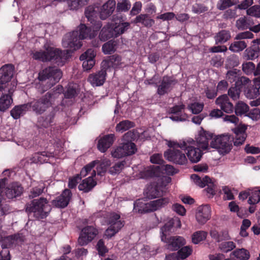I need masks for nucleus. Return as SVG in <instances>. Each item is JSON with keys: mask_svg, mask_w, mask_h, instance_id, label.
<instances>
[{"mask_svg": "<svg viewBox=\"0 0 260 260\" xmlns=\"http://www.w3.org/2000/svg\"><path fill=\"white\" fill-rule=\"evenodd\" d=\"M101 22H96L92 28L81 24L71 32L67 34L62 40V46L67 50L64 52L54 47L48 43L44 45L45 51H36L32 53V57L43 61L53 60L59 66L64 64L70 56V52L79 49L82 45L81 40L91 39L97 35L99 29L101 27Z\"/></svg>", "mask_w": 260, "mask_h": 260, "instance_id": "1", "label": "nucleus"}, {"mask_svg": "<svg viewBox=\"0 0 260 260\" xmlns=\"http://www.w3.org/2000/svg\"><path fill=\"white\" fill-rule=\"evenodd\" d=\"M166 144L169 147H179L182 150H186V154L189 160L192 163L199 162L203 155L202 150L199 147H194L192 145L194 141L189 138L186 140L180 141H171L165 140Z\"/></svg>", "mask_w": 260, "mask_h": 260, "instance_id": "2", "label": "nucleus"}, {"mask_svg": "<svg viewBox=\"0 0 260 260\" xmlns=\"http://www.w3.org/2000/svg\"><path fill=\"white\" fill-rule=\"evenodd\" d=\"M137 137L134 132L129 131L123 136L121 145L114 149L112 152V156L115 158H121L132 155L137 151L136 145L132 142Z\"/></svg>", "mask_w": 260, "mask_h": 260, "instance_id": "3", "label": "nucleus"}, {"mask_svg": "<svg viewBox=\"0 0 260 260\" xmlns=\"http://www.w3.org/2000/svg\"><path fill=\"white\" fill-rule=\"evenodd\" d=\"M233 137L229 134L214 135L210 141V146L215 149L222 155L229 153L233 148Z\"/></svg>", "mask_w": 260, "mask_h": 260, "instance_id": "4", "label": "nucleus"}, {"mask_svg": "<svg viewBox=\"0 0 260 260\" xmlns=\"http://www.w3.org/2000/svg\"><path fill=\"white\" fill-rule=\"evenodd\" d=\"M171 233V226L164 225L160 229V237L161 241L167 243V248L170 250H177L181 246L186 243V241L182 237H169Z\"/></svg>", "mask_w": 260, "mask_h": 260, "instance_id": "5", "label": "nucleus"}, {"mask_svg": "<svg viewBox=\"0 0 260 260\" xmlns=\"http://www.w3.org/2000/svg\"><path fill=\"white\" fill-rule=\"evenodd\" d=\"M62 91V87L58 85L55 91L47 93L40 101L36 102L32 105L33 111L38 114L42 113L52 105Z\"/></svg>", "mask_w": 260, "mask_h": 260, "instance_id": "6", "label": "nucleus"}, {"mask_svg": "<svg viewBox=\"0 0 260 260\" xmlns=\"http://www.w3.org/2000/svg\"><path fill=\"white\" fill-rule=\"evenodd\" d=\"M141 169L140 173L137 175V179L148 178L159 174L160 171L162 174H166L168 175H173L177 173L176 169L171 165H167L165 166H157L155 168L152 166L147 167L146 168H142V166H140Z\"/></svg>", "mask_w": 260, "mask_h": 260, "instance_id": "7", "label": "nucleus"}, {"mask_svg": "<svg viewBox=\"0 0 260 260\" xmlns=\"http://www.w3.org/2000/svg\"><path fill=\"white\" fill-rule=\"evenodd\" d=\"M50 210L51 207L44 198L33 200L26 208L27 212L34 213V216L38 219L46 217Z\"/></svg>", "mask_w": 260, "mask_h": 260, "instance_id": "8", "label": "nucleus"}, {"mask_svg": "<svg viewBox=\"0 0 260 260\" xmlns=\"http://www.w3.org/2000/svg\"><path fill=\"white\" fill-rule=\"evenodd\" d=\"M106 222L109 226L105 232L104 237L107 239L114 236L124 225V222L121 218L120 215L114 212L107 215Z\"/></svg>", "mask_w": 260, "mask_h": 260, "instance_id": "9", "label": "nucleus"}, {"mask_svg": "<svg viewBox=\"0 0 260 260\" xmlns=\"http://www.w3.org/2000/svg\"><path fill=\"white\" fill-rule=\"evenodd\" d=\"M110 165V160L106 158L92 161L82 169L80 175L82 177H85L94 170L98 175L102 176L106 172L108 167Z\"/></svg>", "mask_w": 260, "mask_h": 260, "instance_id": "10", "label": "nucleus"}, {"mask_svg": "<svg viewBox=\"0 0 260 260\" xmlns=\"http://www.w3.org/2000/svg\"><path fill=\"white\" fill-rule=\"evenodd\" d=\"M62 77L61 71L55 67L46 68L39 73V79L41 81L48 80L47 83H49L47 88L58 82Z\"/></svg>", "mask_w": 260, "mask_h": 260, "instance_id": "11", "label": "nucleus"}, {"mask_svg": "<svg viewBox=\"0 0 260 260\" xmlns=\"http://www.w3.org/2000/svg\"><path fill=\"white\" fill-rule=\"evenodd\" d=\"M158 181L156 185H150L147 188L146 192L148 197L154 199L160 196L165 191L166 186L171 182V178L170 177L164 176Z\"/></svg>", "mask_w": 260, "mask_h": 260, "instance_id": "12", "label": "nucleus"}, {"mask_svg": "<svg viewBox=\"0 0 260 260\" xmlns=\"http://www.w3.org/2000/svg\"><path fill=\"white\" fill-rule=\"evenodd\" d=\"M170 148L164 153L166 159L179 165H184L187 162L186 156L180 150L177 149L178 147Z\"/></svg>", "mask_w": 260, "mask_h": 260, "instance_id": "13", "label": "nucleus"}, {"mask_svg": "<svg viewBox=\"0 0 260 260\" xmlns=\"http://www.w3.org/2000/svg\"><path fill=\"white\" fill-rule=\"evenodd\" d=\"M98 234V230L93 226H87L82 229L78 240L81 246L86 245Z\"/></svg>", "mask_w": 260, "mask_h": 260, "instance_id": "14", "label": "nucleus"}, {"mask_svg": "<svg viewBox=\"0 0 260 260\" xmlns=\"http://www.w3.org/2000/svg\"><path fill=\"white\" fill-rule=\"evenodd\" d=\"M214 136L213 133L206 131L201 127L195 138V141L198 146L202 150H208L211 148L209 144V140L212 141Z\"/></svg>", "mask_w": 260, "mask_h": 260, "instance_id": "15", "label": "nucleus"}, {"mask_svg": "<svg viewBox=\"0 0 260 260\" xmlns=\"http://www.w3.org/2000/svg\"><path fill=\"white\" fill-rule=\"evenodd\" d=\"M211 216V208L208 204L201 205L196 210V220L200 225L205 224L210 219Z\"/></svg>", "mask_w": 260, "mask_h": 260, "instance_id": "16", "label": "nucleus"}, {"mask_svg": "<svg viewBox=\"0 0 260 260\" xmlns=\"http://www.w3.org/2000/svg\"><path fill=\"white\" fill-rule=\"evenodd\" d=\"M250 83V80L247 77H241L237 80L235 84V87H231L228 91L229 96L233 100H236L239 99L241 89L243 87Z\"/></svg>", "mask_w": 260, "mask_h": 260, "instance_id": "17", "label": "nucleus"}, {"mask_svg": "<svg viewBox=\"0 0 260 260\" xmlns=\"http://www.w3.org/2000/svg\"><path fill=\"white\" fill-rule=\"evenodd\" d=\"M185 105L179 104L170 108L169 113L171 115L170 118L174 121H184L188 119V115L184 112Z\"/></svg>", "mask_w": 260, "mask_h": 260, "instance_id": "18", "label": "nucleus"}, {"mask_svg": "<svg viewBox=\"0 0 260 260\" xmlns=\"http://www.w3.org/2000/svg\"><path fill=\"white\" fill-rule=\"evenodd\" d=\"M95 51L93 49H89L80 56V59L83 61L82 67L84 70L88 71L92 68L95 64Z\"/></svg>", "mask_w": 260, "mask_h": 260, "instance_id": "19", "label": "nucleus"}, {"mask_svg": "<svg viewBox=\"0 0 260 260\" xmlns=\"http://www.w3.org/2000/svg\"><path fill=\"white\" fill-rule=\"evenodd\" d=\"M246 129L247 126L244 124H240L232 129L235 135V139H233V141L235 146H239L243 144L247 137Z\"/></svg>", "mask_w": 260, "mask_h": 260, "instance_id": "20", "label": "nucleus"}, {"mask_svg": "<svg viewBox=\"0 0 260 260\" xmlns=\"http://www.w3.org/2000/svg\"><path fill=\"white\" fill-rule=\"evenodd\" d=\"M215 103L222 111L226 113H231L233 111V105L230 102L229 99L226 94L218 97L215 101Z\"/></svg>", "mask_w": 260, "mask_h": 260, "instance_id": "21", "label": "nucleus"}, {"mask_svg": "<svg viewBox=\"0 0 260 260\" xmlns=\"http://www.w3.org/2000/svg\"><path fill=\"white\" fill-rule=\"evenodd\" d=\"M71 198V191L69 189H65L60 196L52 201V204L56 207L64 208L68 205Z\"/></svg>", "mask_w": 260, "mask_h": 260, "instance_id": "22", "label": "nucleus"}, {"mask_svg": "<svg viewBox=\"0 0 260 260\" xmlns=\"http://www.w3.org/2000/svg\"><path fill=\"white\" fill-rule=\"evenodd\" d=\"M91 174V176L88 177L84 179L82 182L79 185L78 188L80 190L84 192H88L91 190L96 184V181L93 177L96 176V172L93 170Z\"/></svg>", "mask_w": 260, "mask_h": 260, "instance_id": "23", "label": "nucleus"}, {"mask_svg": "<svg viewBox=\"0 0 260 260\" xmlns=\"http://www.w3.org/2000/svg\"><path fill=\"white\" fill-rule=\"evenodd\" d=\"M62 148L57 147V149H55L53 152H46L35 153V156L37 157V161L39 163L48 162V157H59L62 154Z\"/></svg>", "mask_w": 260, "mask_h": 260, "instance_id": "24", "label": "nucleus"}, {"mask_svg": "<svg viewBox=\"0 0 260 260\" xmlns=\"http://www.w3.org/2000/svg\"><path fill=\"white\" fill-rule=\"evenodd\" d=\"M106 76V70L103 69L96 74L90 75L88 81L93 86H99L102 85L105 82Z\"/></svg>", "mask_w": 260, "mask_h": 260, "instance_id": "25", "label": "nucleus"}, {"mask_svg": "<svg viewBox=\"0 0 260 260\" xmlns=\"http://www.w3.org/2000/svg\"><path fill=\"white\" fill-rule=\"evenodd\" d=\"M114 135L110 134L101 138L98 141V148L101 152H105L112 145Z\"/></svg>", "mask_w": 260, "mask_h": 260, "instance_id": "26", "label": "nucleus"}, {"mask_svg": "<svg viewBox=\"0 0 260 260\" xmlns=\"http://www.w3.org/2000/svg\"><path fill=\"white\" fill-rule=\"evenodd\" d=\"M170 202L168 198H164L158 200L147 203L146 210L148 212L154 211L166 206Z\"/></svg>", "mask_w": 260, "mask_h": 260, "instance_id": "27", "label": "nucleus"}, {"mask_svg": "<svg viewBox=\"0 0 260 260\" xmlns=\"http://www.w3.org/2000/svg\"><path fill=\"white\" fill-rule=\"evenodd\" d=\"M13 67L11 64H6L0 69V83H7L13 75Z\"/></svg>", "mask_w": 260, "mask_h": 260, "instance_id": "28", "label": "nucleus"}, {"mask_svg": "<svg viewBox=\"0 0 260 260\" xmlns=\"http://www.w3.org/2000/svg\"><path fill=\"white\" fill-rule=\"evenodd\" d=\"M115 7V2L113 0H109L105 3L101 9L100 17L102 19H105L114 11Z\"/></svg>", "mask_w": 260, "mask_h": 260, "instance_id": "29", "label": "nucleus"}, {"mask_svg": "<svg viewBox=\"0 0 260 260\" xmlns=\"http://www.w3.org/2000/svg\"><path fill=\"white\" fill-rule=\"evenodd\" d=\"M22 192V188L17 183H14L7 188L5 192L6 196L12 199L20 196Z\"/></svg>", "mask_w": 260, "mask_h": 260, "instance_id": "30", "label": "nucleus"}, {"mask_svg": "<svg viewBox=\"0 0 260 260\" xmlns=\"http://www.w3.org/2000/svg\"><path fill=\"white\" fill-rule=\"evenodd\" d=\"M31 108L29 104L15 106L11 111V115L15 119L23 115Z\"/></svg>", "mask_w": 260, "mask_h": 260, "instance_id": "31", "label": "nucleus"}, {"mask_svg": "<svg viewBox=\"0 0 260 260\" xmlns=\"http://www.w3.org/2000/svg\"><path fill=\"white\" fill-rule=\"evenodd\" d=\"M121 59L118 56H110L108 59L102 61L101 63L102 67L106 70L111 67L113 68H117L120 63Z\"/></svg>", "mask_w": 260, "mask_h": 260, "instance_id": "32", "label": "nucleus"}, {"mask_svg": "<svg viewBox=\"0 0 260 260\" xmlns=\"http://www.w3.org/2000/svg\"><path fill=\"white\" fill-rule=\"evenodd\" d=\"M173 81L169 77H164L162 82L159 85L157 92L160 95H164L170 90L172 85L174 84Z\"/></svg>", "mask_w": 260, "mask_h": 260, "instance_id": "33", "label": "nucleus"}, {"mask_svg": "<svg viewBox=\"0 0 260 260\" xmlns=\"http://www.w3.org/2000/svg\"><path fill=\"white\" fill-rule=\"evenodd\" d=\"M249 84V83H248ZM247 84L246 88L244 90V94L245 96L249 99H254L256 98L260 94L259 89L260 88L256 84H253L249 87Z\"/></svg>", "mask_w": 260, "mask_h": 260, "instance_id": "34", "label": "nucleus"}, {"mask_svg": "<svg viewBox=\"0 0 260 260\" xmlns=\"http://www.w3.org/2000/svg\"><path fill=\"white\" fill-rule=\"evenodd\" d=\"M32 190L29 194L30 198H35L42 193L44 188L45 184L42 181H33L31 183Z\"/></svg>", "mask_w": 260, "mask_h": 260, "instance_id": "35", "label": "nucleus"}, {"mask_svg": "<svg viewBox=\"0 0 260 260\" xmlns=\"http://www.w3.org/2000/svg\"><path fill=\"white\" fill-rule=\"evenodd\" d=\"M249 108L247 104L242 101H239L235 108V113L238 116L247 115Z\"/></svg>", "mask_w": 260, "mask_h": 260, "instance_id": "36", "label": "nucleus"}, {"mask_svg": "<svg viewBox=\"0 0 260 260\" xmlns=\"http://www.w3.org/2000/svg\"><path fill=\"white\" fill-rule=\"evenodd\" d=\"M13 103V100L10 95L6 94L0 98V111H5L9 109Z\"/></svg>", "mask_w": 260, "mask_h": 260, "instance_id": "37", "label": "nucleus"}, {"mask_svg": "<svg viewBox=\"0 0 260 260\" xmlns=\"http://www.w3.org/2000/svg\"><path fill=\"white\" fill-rule=\"evenodd\" d=\"M119 22H115V25H113L112 32H114V36L116 37L117 35L122 34L126 29H127L129 23L126 22L120 23V20H118Z\"/></svg>", "mask_w": 260, "mask_h": 260, "instance_id": "38", "label": "nucleus"}, {"mask_svg": "<svg viewBox=\"0 0 260 260\" xmlns=\"http://www.w3.org/2000/svg\"><path fill=\"white\" fill-rule=\"evenodd\" d=\"M99 11L98 7L90 6L86 9L85 14L87 19L92 23L94 21V18L97 16Z\"/></svg>", "mask_w": 260, "mask_h": 260, "instance_id": "39", "label": "nucleus"}, {"mask_svg": "<svg viewBox=\"0 0 260 260\" xmlns=\"http://www.w3.org/2000/svg\"><path fill=\"white\" fill-rule=\"evenodd\" d=\"M190 179L196 185L201 188L204 187L206 185L207 183L210 182V178L207 176L201 179L197 175L192 174L190 176Z\"/></svg>", "mask_w": 260, "mask_h": 260, "instance_id": "40", "label": "nucleus"}, {"mask_svg": "<svg viewBox=\"0 0 260 260\" xmlns=\"http://www.w3.org/2000/svg\"><path fill=\"white\" fill-rule=\"evenodd\" d=\"M231 255L240 260H248L250 257L249 251L244 248L236 249Z\"/></svg>", "mask_w": 260, "mask_h": 260, "instance_id": "41", "label": "nucleus"}, {"mask_svg": "<svg viewBox=\"0 0 260 260\" xmlns=\"http://www.w3.org/2000/svg\"><path fill=\"white\" fill-rule=\"evenodd\" d=\"M204 105L203 103H200L196 101H192L188 104L187 108L192 114L200 113L203 109Z\"/></svg>", "mask_w": 260, "mask_h": 260, "instance_id": "42", "label": "nucleus"}, {"mask_svg": "<svg viewBox=\"0 0 260 260\" xmlns=\"http://www.w3.org/2000/svg\"><path fill=\"white\" fill-rule=\"evenodd\" d=\"M260 201V190L257 188L250 189L248 203L251 205H254Z\"/></svg>", "mask_w": 260, "mask_h": 260, "instance_id": "43", "label": "nucleus"}, {"mask_svg": "<svg viewBox=\"0 0 260 260\" xmlns=\"http://www.w3.org/2000/svg\"><path fill=\"white\" fill-rule=\"evenodd\" d=\"M207 234V233L204 231L195 232L191 236L192 242L194 244L200 243L206 239Z\"/></svg>", "mask_w": 260, "mask_h": 260, "instance_id": "44", "label": "nucleus"}, {"mask_svg": "<svg viewBox=\"0 0 260 260\" xmlns=\"http://www.w3.org/2000/svg\"><path fill=\"white\" fill-rule=\"evenodd\" d=\"M112 29L113 27H111V25H110V26L108 25L106 27H104L101 30L99 35L100 40L101 41H105L108 39L114 37V32H112Z\"/></svg>", "mask_w": 260, "mask_h": 260, "instance_id": "45", "label": "nucleus"}, {"mask_svg": "<svg viewBox=\"0 0 260 260\" xmlns=\"http://www.w3.org/2000/svg\"><path fill=\"white\" fill-rule=\"evenodd\" d=\"M135 126L134 122L129 120H123L116 125V131L117 132L123 133Z\"/></svg>", "mask_w": 260, "mask_h": 260, "instance_id": "46", "label": "nucleus"}, {"mask_svg": "<svg viewBox=\"0 0 260 260\" xmlns=\"http://www.w3.org/2000/svg\"><path fill=\"white\" fill-rule=\"evenodd\" d=\"M247 47L246 43L244 41H236L232 43L229 49L234 52H238L242 51Z\"/></svg>", "mask_w": 260, "mask_h": 260, "instance_id": "47", "label": "nucleus"}, {"mask_svg": "<svg viewBox=\"0 0 260 260\" xmlns=\"http://www.w3.org/2000/svg\"><path fill=\"white\" fill-rule=\"evenodd\" d=\"M231 38L229 31L223 30L219 32L215 37L216 44L223 43L226 42Z\"/></svg>", "mask_w": 260, "mask_h": 260, "instance_id": "48", "label": "nucleus"}, {"mask_svg": "<svg viewBox=\"0 0 260 260\" xmlns=\"http://www.w3.org/2000/svg\"><path fill=\"white\" fill-rule=\"evenodd\" d=\"M146 205L147 203H145L143 200H138L134 203V211L139 213L148 212L146 210Z\"/></svg>", "mask_w": 260, "mask_h": 260, "instance_id": "49", "label": "nucleus"}, {"mask_svg": "<svg viewBox=\"0 0 260 260\" xmlns=\"http://www.w3.org/2000/svg\"><path fill=\"white\" fill-rule=\"evenodd\" d=\"M87 0H71L68 5L71 10H77L87 4Z\"/></svg>", "mask_w": 260, "mask_h": 260, "instance_id": "50", "label": "nucleus"}, {"mask_svg": "<svg viewBox=\"0 0 260 260\" xmlns=\"http://www.w3.org/2000/svg\"><path fill=\"white\" fill-rule=\"evenodd\" d=\"M239 71L235 69L232 71H229L226 74V79L231 83L233 82H236L242 77L239 76Z\"/></svg>", "mask_w": 260, "mask_h": 260, "instance_id": "51", "label": "nucleus"}, {"mask_svg": "<svg viewBox=\"0 0 260 260\" xmlns=\"http://www.w3.org/2000/svg\"><path fill=\"white\" fill-rule=\"evenodd\" d=\"M96 249L98 252V254L102 256H104L108 251V249L105 246V243L102 239H100L98 241L96 246Z\"/></svg>", "mask_w": 260, "mask_h": 260, "instance_id": "52", "label": "nucleus"}, {"mask_svg": "<svg viewBox=\"0 0 260 260\" xmlns=\"http://www.w3.org/2000/svg\"><path fill=\"white\" fill-rule=\"evenodd\" d=\"M236 247L235 244L232 241H225L222 242L219 248L223 252H228L231 251Z\"/></svg>", "mask_w": 260, "mask_h": 260, "instance_id": "53", "label": "nucleus"}, {"mask_svg": "<svg viewBox=\"0 0 260 260\" xmlns=\"http://www.w3.org/2000/svg\"><path fill=\"white\" fill-rule=\"evenodd\" d=\"M115 42L110 41L103 45L102 50L105 54H111L115 51Z\"/></svg>", "mask_w": 260, "mask_h": 260, "instance_id": "54", "label": "nucleus"}, {"mask_svg": "<svg viewBox=\"0 0 260 260\" xmlns=\"http://www.w3.org/2000/svg\"><path fill=\"white\" fill-rule=\"evenodd\" d=\"M147 15L141 14L136 17L135 22L136 23H142L146 26L152 25L154 23L153 20L151 19H147Z\"/></svg>", "mask_w": 260, "mask_h": 260, "instance_id": "55", "label": "nucleus"}, {"mask_svg": "<svg viewBox=\"0 0 260 260\" xmlns=\"http://www.w3.org/2000/svg\"><path fill=\"white\" fill-rule=\"evenodd\" d=\"M192 250L191 247L186 246L182 248L178 252V254L180 259H183L187 257L192 253Z\"/></svg>", "mask_w": 260, "mask_h": 260, "instance_id": "56", "label": "nucleus"}, {"mask_svg": "<svg viewBox=\"0 0 260 260\" xmlns=\"http://www.w3.org/2000/svg\"><path fill=\"white\" fill-rule=\"evenodd\" d=\"M206 186H207L206 190L208 197L209 198L213 197L215 194L216 185L210 178V182H207Z\"/></svg>", "mask_w": 260, "mask_h": 260, "instance_id": "57", "label": "nucleus"}, {"mask_svg": "<svg viewBox=\"0 0 260 260\" xmlns=\"http://www.w3.org/2000/svg\"><path fill=\"white\" fill-rule=\"evenodd\" d=\"M131 7V3L128 0H121L117 4V9L119 11H126Z\"/></svg>", "mask_w": 260, "mask_h": 260, "instance_id": "58", "label": "nucleus"}, {"mask_svg": "<svg viewBox=\"0 0 260 260\" xmlns=\"http://www.w3.org/2000/svg\"><path fill=\"white\" fill-rule=\"evenodd\" d=\"M125 165L124 161H121L116 163L113 167L110 168L109 172L111 174H116L119 173L124 168Z\"/></svg>", "mask_w": 260, "mask_h": 260, "instance_id": "59", "label": "nucleus"}, {"mask_svg": "<svg viewBox=\"0 0 260 260\" xmlns=\"http://www.w3.org/2000/svg\"><path fill=\"white\" fill-rule=\"evenodd\" d=\"M222 190L223 192V198L225 200H232L234 199V196L231 188L228 186H223Z\"/></svg>", "mask_w": 260, "mask_h": 260, "instance_id": "60", "label": "nucleus"}, {"mask_svg": "<svg viewBox=\"0 0 260 260\" xmlns=\"http://www.w3.org/2000/svg\"><path fill=\"white\" fill-rule=\"evenodd\" d=\"M247 14L248 15L255 17H260V6H253L247 10Z\"/></svg>", "mask_w": 260, "mask_h": 260, "instance_id": "61", "label": "nucleus"}, {"mask_svg": "<svg viewBox=\"0 0 260 260\" xmlns=\"http://www.w3.org/2000/svg\"><path fill=\"white\" fill-rule=\"evenodd\" d=\"M242 69L245 74L247 75L250 74L252 73H254L255 66L252 62H247L243 64Z\"/></svg>", "mask_w": 260, "mask_h": 260, "instance_id": "62", "label": "nucleus"}, {"mask_svg": "<svg viewBox=\"0 0 260 260\" xmlns=\"http://www.w3.org/2000/svg\"><path fill=\"white\" fill-rule=\"evenodd\" d=\"M257 51H255L253 49H247L243 54V58L246 60H252L257 56Z\"/></svg>", "mask_w": 260, "mask_h": 260, "instance_id": "63", "label": "nucleus"}, {"mask_svg": "<svg viewBox=\"0 0 260 260\" xmlns=\"http://www.w3.org/2000/svg\"><path fill=\"white\" fill-rule=\"evenodd\" d=\"M236 0H220L218 4V8L220 10H224L227 7L234 5Z\"/></svg>", "mask_w": 260, "mask_h": 260, "instance_id": "64", "label": "nucleus"}]
</instances>
